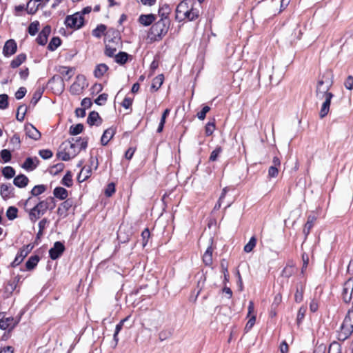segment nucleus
<instances>
[{
    "instance_id": "16",
    "label": "nucleus",
    "mask_w": 353,
    "mask_h": 353,
    "mask_svg": "<svg viewBox=\"0 0 353 353\" xmlns=\"http://www.w3.org/2000/svg\"><path fill=\"white\" fill-rule=\"evenodd\" d=\"M72 205L73 201L72 199H66L65 201L61 203L60 206L58 208V214H59L60 216H65L67 215L68 211L70 209Z\"/></svg>"
},
{
    "instance_id": "31",
    "label": "nucleus",
    "mask_w": 353,
    "mask_h": 353,
    "mask_svg": "<svg viewBox=\"0 0 353 353\" xmlns=\"http://www.w3.org/2000/svg\"><path fill=\"white\" fill-rule=\"evenodd\" d=\"M114 57L116 63L123 65L128 61L129 55L125 52H120L118 54H114Z\"/></svg>"
},
{
    "instance_id": "24",
    "label": "nucleus",
    "mask_w": 353,
    "mask_h": 353,
    "mask_svg": "<svg viewBox=\"0 0 353 353\" xmlns=\"http://www.w3.org/2000/svg\"><path fill=\"white\" fill-rule=\"evenodd\" d=\"M91 168L90 167H83L77 176L79 183L85 181L91 174Z\"/></svg>"
},
{
    "instance_id": "29",
    "label": "nucleus",
    "mask_w": 353,
    "mask_h": 353,
    "mask_svg": "<svg viewBox=\"0 0 353 353\" xmlns=\"http://www.w3.org/2000/svg\"><path fill=\"white\" fill-rule=\"evenodd\" d=\"M316 218L314 215H309L307 217V221L305 225L304 229H303V233L307 236L310 232L311 228L313 227L314 223L316 221Z\"/></svg>"
},
{
    "instance_id": "60",
    "label": "nucleus",
    "mask_w": 353,
    "mask_h": 353,
    "mask_svg": "<svg viewBox=\"0 0 353 353\" xmlns=\"http://www.w3.org/2000/svg\"><path fill=\"white\" fill-rule=\"evenodd\" d=\"M215 130V124L214 122H208L205 125V134L207 136L212 134Z\"/></svg>"
},
{
    "instance_id": "25",
    "label": "nucleus",
    "mask_w": 353,
    "mask_h": 353,
    "mask_svg": "<svg viewBox=\"0 0 353 353\" xmlns=\"http://www.w3.org/2000/svg\"><path fill=\"white\" fill-rule=\"evenodd\" d=\"M53 194L55 197L61 200L65 199L68 196L67 190L62 187H57L56 188H54L53 191Z\"/></svg>"
},
{
    "instance_id": "51",
    "label": "nucleus",
    "mask_w": 353,
    "mask_h": 353,
    "mask_svg": "<svg viewBox=\"0 0 353 353\" xmlns=\"http://www.w3.org/2000/svg\"><path fill=\"white\" fill-rule=\"evenodd\" d=\"M222 148L220 146H217L210 154V161H215L217 160L219 155L221 153Z\"/></svg>"
},
{
    "instance_id": "39",
    "label": "nucleus",
    "mask_w": 353,
    "mask_h": 353,
    "mask_svg": "<svg viewBox=\"0 0 353 353\" xmlns=\"http://www.w3.org/2000/svg\"><path fill=\"white\" fill-rule=\"evenodd\" d=\"M26 252H23V251L21 250V249L19 250V253L17 254L14 260L12 263V267H16L18 265H19L23 259L26 257Z\"/></svg>"
},
{
    "instance_id": "40",
    "label": "nucleus",
    "mask_w": 353,
    "mask_h": 353,
    "mask_svg": "<svg viewBox=\"0 0 353 353\" xmlns=\"http://www.w3.org/2000/svg\"><path fill=\"white\" fill-rule=\"evenodd\" d=\"M106 26L105 25H99L92 30V35L97 38H100L103 34H104Z\"/></svg>"
},
{
    "instance_id": "44",
    "label": "nucleus",
    "mask_w": 353,
    "mask_h": 353,
    "mask_svg": "<svg viewBox=\"0 0 353 353\" xmlns=\"http://www.w3.org/2000/svg\"><path fill=\"white\" fill-rule=\"evenodd\" d=\"M18 210L16 207L10 206L6 211V216L9 220H14L17 217Z\"/></svg>"
},
{
    "instance_id": "6",
    "label": "nucleus",
    "mask_w": 353,
    "mask_h": 353,
    "mask_svg": "<svg viewBox=\"0 0 353 353\" xmlns=\"http://www.w3.org/2000/svg\"><path fill=\"white\" fill-rule=\"evenodd\" d=\"M353 295V279L350 278L343 284L341 297L344 302L350 303Z\"/></svg>"
},
{
    "instance_id": "36",
    "label": "nucleus",
    "mask_w": 353,
    "mask_h": 353,
    "mask_svg": "<svg viewBox=\"0 0 353 353\" xmlns=\"http://www.w3.org/2000/svg\"><path fill=\"white\" fill-rule=\"evenodd\" d=\"M61 43V39L58 37H53L50 41L48 49L50 51H54Z\"/></svg>"
},
{
    "instance_id": "41",
    "label": "nucleus",
    "mask_w": 353,
    "mask_h": 353,
    "mask_svg": "<svg viewBox=\"0 0 353 353\" xmlns=\"http://www.w3.org/2000/svg\"><path fill=\"white\" fill-rule=\"evenodd\" d=\"M256 244V239L255 236H252L249 242L244 246L243 250L249 253L253 250Z\"/></svg>"
},
{
    "instance_id": "48",
    "label": "nucleus",
    "mask_w": 353,
    "mask_h": 353,
    "mask_svg": "<svg viewBox=\"0 0 353 353\" xmlns=\"http://www.w3.org/2000/svg\"><path fill=\"white\" fill-rule=\"evenodd\" d=\"M303 287L301 284L296 288V292L294 295L295 301L297 303H300L303 301Z\"/></svg>"
},
{
    "instance_id": "59",
    "label": "nucleus",
    "mask_w": 353,
    "mask_h": 353,
    "mask_svg": "<svg viewBox=\"0 0 353 353\" xmlns=\"http://www.w3.org/2000/svg\"><path fill=\"white\" fill-rule=\"evenodd\" d=\"M210 110V108L205 105L202 110L197 113V117L200 120H203L205 118L206 114Z\"/></svg>"
},
{
    "instance_id": "11",
    "label": "nucleus",
    "mask_w": 353,
    "mask_h": 353,
    "mask_svg": "<svg viewBox=\"0 0 353 353\" xmlns=\"http://www.w3.org/2000/svg\"><path fill=\"white\" fill-rule=\"evenodd\" d=\"M199 16V11L198 9L194 8V3H191L190 8L189 10L184 14H183L181 17V19H179V21H182L185 19H188L189 21H194L197 19Z\"/></svg>"
},
{
    "instance_id": "28",
    "label": "nucleus",
    "mask_w": 353,
    "mask_h": 353,
    "mask_svg": "<svg viewBox=\"0 0 353 353\" xmlns=\"http://www.w3.org/2000/svg\"><path fill=\"white\" fill-rule=\"evenodd\" d=\"M26 59V55L25 54H18L10 63V66L12 68H18L21 64H22Z\"/></svg>"
},
{
    "instance_id": "50",
    "label": "nucleus",
    "mask_w": 353,
    "mask_h": 353,
    "mask_svg": "<svg viewBox=\"0 0 353 353\" xmlns=\"http://www.w3.org/2000/svg\"><path fill=\"white\" fill-rule=\"evenodd\" d=\"M8 96L6 94H0V109L5 110L8 106Z\"/></svg>"
},
{
    "instance_id": "43",
    "label": "nucleus",
    "mask_w": 353,
    "mask_h": 353,
    "mask_svg": "<svg viewBox=\"0 0 353 353\" xmlns=\"http://www.w3.org/2000/svg\"><path fill=\"white\" fill-rule=\"evenodd\" d=\"M2 174L6 179H11L15 175V170L11 166H6L3 168Z\"/></svg>"
},
{
    "instance_id": "54",
    "label": "nucleus",
    "mask_w": 353,
    "mask_h": 353,
    "mask_svg": "<svg viewBox=\"0 0 353 353\" xmlns=\"http://www.w3.org/2000/svg\"><path fill=\"white\" fill-rule=\"evenodd\" d=\"M72 70V68H68L65 66H61L59 68V72L63 76H68V79L72 77L71 72Z\"/></svg>"
},
{
    "instance_id": "27",
    "label": "nucleus",
    "mask_w": 353,
    "mask_h": 353,
    "mask_svg": "<svg viewBox=\"0 0 353 353\" xmlns=\"http://www.w3.org/2000/svg\"><path fill=\"white\" fill-rule=\"evenodd\" d=\"M130 318V316H127L126 318L122 319L117 325L115 327V331L113 336V339L115 342L114 347L117 345L118 341H119V337L118 334L121 330L124 323Z\"/></svg>"
},
{
    "instance_id": "56",
    "label": "nucleus",
    "mask_w": 353,
    "mask_h": 353,
    "mask_svg": "<svg viewBox=\"0 0 353 353\" xmlns=\"http://www.w3.org/2000/svg\"><path fill=\"white\" fill-rule=\"evenodd\" d=\"M82 89H83V87H81L80 84L78 82H74L70 86V90L72 94H77L80 91H81Z\"/></svg>"
},
{
    "instance_id": "35",
    "label": "nucleus",
    "mask_w": 353,
    "mask_h": 353,
    "mask_svg": "<svg viewBox=\"0 0 353 353\" xmlns=\"http://www.w3.org/2000/svg\"><path fill=\"white\" fill-rule=\"evenodd\" d=\"M49 84H57L60 87V90H63L64 88V83L63 79L58 75L53 76L48 81Z\"/></svg>"
},
{
    "instance_id": "19",
    "label": "nucleus",
    "mask_w": 353,
    "mask_h": 353,
    "mask_svg": "<svg viewBox=\"0 0 353 353\" xmlns=\"http://www.w3.org/2000/svg\"><path fill=\"white\" fill-rule=\"evenodd\" d=\"M156 20V16L153 14H141L139 17V22L144 26H148Z\"/></svg>"
},
{
    "instance_id": "4",
    "label": "nucleus",
    "mask_w": 353,
    "mask_h": 353,
    "mask_svg": "<svg viewBox=\"0 0 353 353\" xmlns=\"http://www.w3.org/2000/svg\"><path fill=\"white\" fill-rule=\"evenodd\" d=\"M170 20H159L151 28L152 34H154L155 39H161L163 36H165L170 28Z\"/></svg>"
},
{
    "instance_id": "63",
    "label": "nucleus",
    "mask_w": 353,
    "mask_h": 353,
    "mask_svg": "<svg viewBox=\"0 0 353 353\" xmlns=\"http://www.w3.org/2000/svg\"><path fill=\"white\" fill-rule=\"evenodd\" d=\"M115 192V185L114 183H110L108 185L105 194L107 196H111Z\"/></svg>"
},
{
    "instance_id": "46",
    "label": "nucleus",
    "mask_w": 353,
    "mask_h": 353,
    "mask_svg": "<svg viewBox=\"0 0 353 353\" xmlns=\"http://www.w3.org/2000/svg\"><path fill=\"white\" fill-rule=\"evenodd\" d=\"M84 126L81 123H78L75 125H71L70 128V134L72 135H77L82 132Z\"/></svg>"
},
{
    "instance_id": "3",
    "label": "nucleus",
    "mask_w": 353,
    "mask_h": 353,
    "mask_svg": "<svg viewBox=\"0 0 353 353\" xmlns=\"http://www.w3.org/2000/svg\"><path fill=\"white\" fill-rule=\"evenodd\" d=\"M110 32L108 31L107 34L105 35V54L109 57H112L114 56L115 52L120 47V37H119V33L117 31L112 30L113 37L110 38Z\"/></svg>"
},
{
    "instance_id": "52",
    "label": "nucleus",
    "mask_w": 353,
    "mask_h": 353,
    "mask_svg": "<svg viewBox=\"0 0 353 353\" xmlns=\"http://www.w3.org/2000/svg\"><path fill=\"white\" fill-rule=\"evenodd\" d=\"M13 321L12 318H6L5 319H0V328L1 330H6L10 327L11 323Z\"/></svg>"
},
{
    "instance_id": "61",
    "label": "nucleus",
    "mask_w": 353,
    "mask_h": 353,
    "mask_svg": "<svg viewBox=\"0 0 353 353\" xmlns=\"http://www.w3.org/2000/svg\"><path fill=\"white\" fill-rule=\"evenodd\" d=\"M150 231L148 228L145 229L142 233H141V236H142V239H143V242H142V245L143 247H145L146 245H147V243H148V241L150 238Z\"/></svg>"
},
{
    "instance_id": "13",
    "label": "nucleus",
    "mask_w": 353,
    "mask_h": 353,
    "mask_svg": "<svg viewBox=\"0 0 353 353\" xmlns=\"http://www.w3.org/2000/svg\"><path fill=\"white\" fill-rule=\"evenodd\" d=\"M78 154V151L74 150V151H70L67 145H65L63 148V150L59 151L57 154L58 158L61 159L63 161H69L71 158L74 157Z\"/></svg>"
},
{
    "instance_id": "47",
    "label": "nucleus",
    "mask_w": 353,
    "mask_h": 353,
    "mask_svg": "<svg viewBox=\"0 0 353 353\" xmlns=\"http://www.w3.org/2000/svg\"><path fill=\"white\" fill-rule=\"evenodd\" d=\"M72 175L70 171H68L65 176L63 177L61 180V183L63 185L67 187H71L72 185Z\"/></svg>"
},
{
    "instance_id": "32",
    "label": "nucleus",
    "mask_w": 353,
    "mask_h": 353,
    "mask_svg": "<svg viewBox=\"0 0 353 353\" xmlns=\"http://www.w3.org/2000/svg\"><path fill=\"white\" fill-rule=\"evenodd\" d=\"M108 67L105 63L99 64L94 70V76L101 78L107 72Z\"/></svg>"
},
{
    "instance_id": "33",
    "label": "nucleus",
    "mask_w": 353,
    "mask_h": 353,
    "mask_svg": "<svg viewBox=\"0 0 353 353\" xmlns=\"http://www.w3.org/2000/svg\"><path fill=\"white\" fill-rule=\"evenodd\" d=\"M164 80V77L163 74H159L153 80L151 85V88L154 89V90H158L161 85L163 84Z\"/></svg>"
},
{
    "instance_id": "26",
    "label": "nucleus",
    "mask_w": 353,
    "mask_h": 353,
    "mask_svg": "<svg viewBox=\"0 0 353 353\" xmlns=\"http://www.w3.org/2000/svg\"><path fill=\"white\" fill-rule=\"evenodd\" d=\"M39 256L37 255L31 256L26 263V268L28 270H33L39 261Z\"/></svg>"
},
{
    "instance_id": "10",
    "label": "nucleus",
    "mask_w": 353,
    "mask_h": 353,
    "mask_svg": "<svg viewBox=\"0 0 353 353\" xmlns=\"http://www.w3.org/2000/svg\"><path fill=\"white\" fill-rule=\"evenodd\" d=\"M17 49V45L14 39L8 40L3 48V54L5 57H10L14 54Z\"/></svg>"
},
{
    "instance_id": "21",
    "label": "nucleus",
    "mask_w": 353,
    "mask_h": 353,
    "mask_svg": "<svg viewBox=\"0 0 353 353\" xmlns=\"http://www.w3.org/2000/svg\"><path fill=\"white\" fill-rule=\"evenodd\" d=\"M28 178L22 174L14 177L13 180L14 185L20 188L26 187L28 184Z\"/></svg>"
},
{
    "instance_id": "8",
    "label": "nucleus",
    "mask_w": 353,
    "mask_h": 353,
    "mask_svg": "<svg viewBox=\"0 0 353 353\" xmlns=\"http://www.w3.org/2000/svg\"><path fill=\"white\" fill-rule=\"evenodd\" d=\"M64 250V245L60 241H57L54 243L53 247L49 250L50 257L52 260H56L61 256Z\"/></svg>"
},
{
    "instance_id": "1",
    "label": "nucleus",
    "mask_w": 353,
    "mask_h": 353,
    "mask_svg": "<svg viewBox=\"0 0 353 353\" xmlns=\"http://www.w3.org/2000/svg\"><path fill=\"white\" fill-rule=\"evenodd\" d=\"M332 74L331 72L327 71L323 74L322 78L319 79L317 82L316 89V98L322 100L327 94H332L329 92V90L332 87Z\"/></svg>"
},
{
    "instance_id": "49",
    "label": "nucleus",
    "mask_w": 353,
    "mask_h": 353,
    "mask_svg": "<svg viewBox=\"0 0 353 353\" xmlns=\"http://www.w3.org/2000/svg\"><path fill=\"white\" fill-rule=\"evenodd\" d=\"M39 23L36 21L32 22L28 26V32L30 35L34 36L39 30Z\"/></svg>"
},
{
    "instance_id": "62",
    "label": "nucleus",
    "mask_w": 353,
    "mask_h": 353,
    "mask_svg": "<svg viewBox=\"0 0 353 353\" xmlns=\"http://www.w3.org/2000/svg\"><path fill=\"white\" fill-rule=\"evenodd\" d=\"M39 154L43 159H48L52 157V152L50 150H41Z\"/></svg>"
},
{
    "instance_id": "15",
    "label": "nucleus",
    "mask_w": 353,
    "mask_h": 353,
    "mask_svg": "<svg viewBox=\"0 0 353 353\" xmlns=\"http://www.w3.org/2000/svg\"><path fill=\"white\" fill-rule=\"evenodd\" d=\"M25 131L30 138L34 140H39L41 138L40 132L32 124H27L25 125Z\"/></svg>"
},
{
    "instance_id": "12",
    "label": "nucleus",
    "mask_w": 353,
    "mask_h": 353,
    "mask_svg": "<svg viewBox=\"0 0 353 353\" xmlns=\"http://www.w3.org/2000/svg\"><path fill=\"white\" fill-rule=\"evenodd\" d=\"M51 32V27L48 25L46 26L42 30L39 32L37 38V42L41 46H44L46 44L48 41V36Z\"/></svg>"
},
{
    "instance_id": "45",
    "label": "nucleus",
    "mask_w": 353,
    "mask_h": 353,
    "mask_svg": "<svg viewBox=\"0 0 353 353\" xmlns=\"http://www.w3.org/2000/svg\"><path fill=\"white\" fill-rule=\"evenodd\" d=\"M46 190V186L45 185H35L31 190V194L32 196H38L43 193Z\"/></svg>"
},
{
    "instance_id": "53",
    "label": "nucleus",
    "mask_w": 353,
    "mask_h": 353,
    "mask_svg": "<svg viewBox=\"0 0 353 353\" xmlns=\"http://www.w3.org/2000/svg\"><path fill=\"white\" fill-rule=\"evenodd\" d=\"M0 156L4 163H8L11 160V153L8 150H2L0 152Z\"/></svg>"
},
{
    "instance_id": "20",
    "label": "nucleus",
    "mask_w": 353,
    "mask_h": 353,
    "mask_svg": "<svg viewBox=\"0 0 353 353\" xmlns=\"http://www.w3.org/2000/svg\"><path fill=\"white\" fill-rule=\"evenodd\" d=\"M39 162V161L37 157L34 159L28 157L24 161L23 164L22 165V168L26 170L32 171L37 168Z\"/></svg>"
},
{
    "instance_id": "30",
    "label": "nucleus",
    "mask_w": 353,
    "mask_h": 353,
    "mask_svg": "<svg viewBox=\"0 0 353 353\" xmlns=\"http://www.w3.org/2000/svg\"><path fill=\"white\" fill-rule=\"evenodd\" d=\"M38 0H30L26 5L27 12L30 14H34L39 8V4H37Z\"/></svg>"
},
{
    "instance_id": "9",
    "label": "nucleus",
    "mask_w": 353,
    "mask_h": 353,
    "mask_svg": "<svg viewBox=\"0 0 353 353\" xmlns=\"http://www.w3.org/2000/svg\"><path fill=\"white\" fill-rule=\"evenodd\" d=\"M191 3H193L191 0H185L177 6L176 9V20L181 19V16L189 10Z\"/></svg>"
},
{
    "instance_id": "55",
    "label": "nucleus",
    "mask_w": 353,
    "mask_h": 353,
    "mask_svg": "<svg viewBox=\"0 0 353 353\" xmlns=\"http://www.w3.org/2000/svg\"><path fill=\"white\" fill-rule=\"evenodd\" d=\"M64 167L65 166L63 163H59L52 167L50 172L52 174L56 175L59 172H61L63 170Z\"/></svg>"
},
{
    "instance_id": "22",
    "label": "nucleus",
    "mask_w": 353,
    "mask_h": 353,
    "mask_svg": "<svg viewBox=\"0 0 353 353\" xmlns=\"http://www.w3.org/2000/svg\"><path fill=\"white\" fill-rule=\"evenodd\" d=\"M13 190L14 189L10 184L3 183L0 187V194L3 199H7L10 197Z\"/></svg>"
},
{
    "instance_id": "34",
    "label": "nucleus",
    "mask_w": 353,
    "mask_h": 353,
    "mask_svg": "<svg viewBox=\"0 0 353 353\" xmlns=\"http://www.w3.org/2000/svg\"><path fill=\"white\" fill-rule=\"evenodd\" d=\"M203 261L206 265H210L212 263V249L208 248L203 256Z\"/></svg>"
},
{
    "instance_id": "64",
    "label": "nucleus",
    "mask_w": 353,
    "mask_h": 353,
    "mask_svg": "<svg viewBox=\"0 0 353 353\" xmlns=\"http://www.w3.org/2000/svg\"><path fill=\"white\" fill-rule=\"evenodd\" d=\"M328 353H341L340 345L337 343H334L330 346Z\"/></svg>"
},
{
    "instance_id": "14",
    "label": "nucleus",
    "mask_w": 353,
    "mask_h": 353,
    "mask_svg": "<svg viewBox=\"0 0 353 353\" xmlns=\"http://www.w3.org/2000/svg\"><path fill=\"white\" fill-rule=\"evenodd\" d=\"M334 97L333 94H327L326 97H324V102L322 104L319 116L322 119L325 117L329 112L331 99Z\"/></svg>"
},
{
    "instance_id": "7",
    "label": "nucleus",
    "mask_w": 353,
    "mask_h": 353,
    "mask_svg": "<svg viewBox=\"0 0 353 353\" xmlns=\"http://www.w3.org/2000/svg\"><path fill=\"white\" fill-rule=\"evenodd\" d=\"M353 332V325L345 319L341 325L340 331L338 334V339L341 341H345Z\"/></svg>"
},
{
    "instance_id": "23",
    "label": "nucleus",
    "mask_w": 353,
    "mask_h": 353,
    "mask_svg": "<svg viewBox=\"0 0 353 353\" xmlns=\"http://www.w3.org/2000/svg\"><path fill=\"white\" fill-rule=\"evenodd\" d=\"M171 12V9L168 4H163L159 9V15L161 17L160 20H170L168 16Z\"/></svg>"
},
{
    "instance_id": "17",
    "label": "nucleus",
    "mask_w": 353,
    "mask_h": 353,
    "mask_svg": "<svg viewBox=\"0 0 353 353\" xmlns=\"http://www.w3.org/2000/svg\"><path fill=\"white\" fill-rule=\"evenodd\" d=\"M115 128L111 127L105 130L101 137V143L103 145H106L115 134Z\"/></svg>"
},
{
    "instance_id": "37",
    "label": "nucleus",
    "mask_w": 353,
    "mask_h": 353,
    "mask_svg": "<svg viewBox=\"0 0 353 353\" xmlns=\"http://www.w3.org/2000/svg\"><path fill=\"white\" fill-rule=\"evenodd\" d=\"M27 111V107L25 105H21L17 109L16 119L19 121H23Z\"/></svg>"
},
{
    "instance_id": "38",
    "label": "nucleus",
    "mask_w": 353,
    "mask_h": 353,
    "mask_svg": "<svg viewBox=\"0 0 353 353\" xmlns=\"http://www.w3.org/2000/svg\"><path fill=\"white\" fill-rule=\"evenodd\" d=\"M81 141V138L79 139H74L72 138L71 140L68 141V142H65L63 143V145H67L68 148L70 151H74V150H77V142Z\"/></svg>"
},
{
    "instance_id": "42",
    "label": "nucleus",
    "mask_w": 353,
    "mask_h": 353,
    "mask_svg": "<svg viewBox=\"0 0 353 353\" xmlns=\"http://www.w3.org/2000/svg\"><path fill=\"white\" fill-rule=\"evenodd\" d=\"M173 331L170 329L163 330L159 333V339L161 341H163L169 338H170L172 335Z\"/></svg>"
},
{
    "instance_id": "2",
    "label": "nucleus",
    "mask_w": 353,
    "mask_h": 353,
    "mask_svg": "<svg viewBox=\"0 0 353 353\" xmlns=\"http://www.w3.org/2000/svg\"><path fill=\"white\" fill-rule=\"evenodd\" d=\"M55 207L54 199L49 197L46 200L39 202L29 212L30 219L35 222L41 216L43 215L48 209H53Z\"/></svg>"
},
{
    "instance_id": "58",
    "label": "nucleus",
    "mask_w": 353,
    "mask_h": 353,
    "mask_svg": "<svg viewBox=\"0 0 353 353\" xmlns=\"http://www.w3.org/2000/svg\"><path fill=\"white\" fill-rule=\"evenodd\" d=\"M305 312H306L305 307H301L299 308V310L298 311V314H297V318H296V321L299 325L301 323L302 320L304 319Z\"/></svg>"
},
{
    "instance_id": "57",
    "label": "nucleus",
    "mask_w": 353,
    "mask_h": 353,
    "mask_svg": "<svg viewBox=\"0 0 353 353\" xmlns=\"http://www.w3.org/2000/svg\"><path fill=\"white\" fill-rule=\"evenodd\" d=\"M108 94L103 93L100 94L94 101L95 103L99 105H103L108 99Z\"/></svg>"
},
{
    "instance_id": "18",
    "label": "nucleus",
    "mask_w": 353,
    "mask_h": 353,
    "mask_svg": "<svg viewBox=\"0 0 353 353\" xmlns=\"http://www.w3.org/2000/svg\"><path fill=\"white\" fill-rule=\"evenodd\" d=\"M87 123L90 125H96L98 126L101 124L102 119L97 112L92 111L88 117Z\"/></svg>"
},
{
    "instance_id": "5",
    "label": "nucleus",
    "mask_w": 353,
    "mask_h": 353,
    "mask_svg": "<svg viewBox=\"0 0 353 353\" xmlns=\"http://www.w3.org/2000/svg\"><path fill=\"white\" fill-rule=\"evenodd\" d=\"M84 23L83 14L76 12L72 15H68L65 20V24L67 27L79 29L81 28Z\"/></svg>"
}]
</instances>
